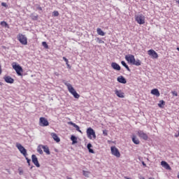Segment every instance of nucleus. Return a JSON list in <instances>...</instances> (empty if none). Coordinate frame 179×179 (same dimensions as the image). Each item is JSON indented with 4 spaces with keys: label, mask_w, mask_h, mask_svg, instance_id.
Instances as JSON below:
<instances>
[{
    "label": "nucleus",
    "mask_w": 179,
    "mask_h": 179,
    "mask_svg": "<svg viewBox=\"0 0 179 179\" xmlns=\"http://www.w3.org/2000/svg\"><path fill=\"white\" fill-rule=\"evenodd\" d=\"M64 85H66L67 86V89H68L69 93L73 94V96L75 99H79V97H80V95H79V94H78V92H76V90H75V88H73V87H72V85H71L70 83H64Z\"/></svg>",
    "instance_id": "obj_1"
},
{
    "label": "nucleus",
    "mask_w": 179,
    "mask_h": 179,
    "mask_svg": "<svg viewBox=\"0 0 179 179\" xmlns=\"http://www.w3.org/2000/svg\"><path fill=\"white\" fill-rule=\"evenodd\" d=\"M13 69L15 71L17 75L18 76H22L23 73V68L20 66V65L17 64L16 62L13 63Z\"/></svg>",
    "instance_id": "obj_2"
},
{
    "label": "nucleus",
    "mask_w": 179,
    "mask_h": 179,
    "mask_svg": "<svg viewBox=\"0 0 179 179\" xmlns=\"http://www.w3.org/2000/svg\"><path fill=\"white\" fill-rule=\"evenodd\" d=\"M16 148L20 152V154L24 156V157H26L27 156V150H26V148H24V147L22 145V144L17 143Z\"/></svg>",
    "instance_id": "obj_3"
},
{
    "label": "nucleus",
    "mask_w": 179,
    "mask_h": 179,
    "mask_svg": "<svg viewBox=\"0 0 179 179\" xmlns=\"http://www.w3.org/2000/svg\"><path fill=\"white\" fill-rule=\"evenodd\" d=\"M17 39L19 40L20 43L23 45H27V38L26 36L19 34L17 36Z\"/></svg>",
    "instance_id": "obj_4"
},
{
    "label": "nucleus",
    "mask_w": 179,
    "mask_h": 179,
    "mask_svg": "<svg viewBox=\"0 0 179 179\" xmlns=\"http://www.w3.org/2000/svg\"><path fill=\"white\" fill-rule=\"evenodd\" d=\"M87 135L89 139H92V136L94 139H96V132L92 127H90L87 129Z\"/></svg>",
    "instance_id": "obj_5"
},
{
    "label": "nucleus",
    "mask_w": 179,
    "mask_h": 179,
    "mask_svg": "<svg viewBox=\"0 0 179 179\" xmlns=\"http://www.w3.org/2000/svg\"><path fill=\"white\" fill-rule=\"evenodd\" d=\"M136 22L138 23V24H145V17L143 15L140 14L135 16Z\"/></svg>",
    "instance_id": "obj_6"
},
{
    "label": "nucleus",
    "mask_w": 179,
    "mask_h": 179,
    "mask_svg": "<svg viewBox=\"0 0 179 179\" xmlns=\"http://www.w3.org/2000/svg\"><path fill=\"white\" fill-rule=\"evenodd\" d=\"M111 153L115 157H121V153H120V150L115 146H113L110 148Z\"/></svg>",
    "instance_id": "obj_7"
},
{
    "label": "nucleus",
    "mask_w": 179,
    "mask_h": 179,
    "mask_svg": "<svg viewBox=\"0 0 179 179\" xmlns=\"http://www.w3.org/2000/svg\"><path fill=\"white\" fill-rule=\"evenodd\" d=\"M39 125L41 127H48L50 125V122H48V120H47L45 117H40Z\"/></svg>",
    "instance_id": "obj_8"
},
{
    "label": "nucleus",
    "mask_w": 179,
    "mask_h": 179,
    "mask_svg": "<svg viewBox=\"0 0 179 179\" xmlns=\"http://www.w3.org/2000/svg\"><path fill=\"white\" fill-rule=\"evenodd\" d=\"M138 135L139 138L141 139H143V141H148V134H146L142 130H138Z\"/></svg>",
    "instance_id": "obj_9"
},
{
    "label": "nucleus",
    "mask_w": 179,
    "mask_h": 179,
    "mask_svg": "<svg viewBox=\"0 0 179 179\" xmlns=\"http://www.w3.org/2000/svg\"><path fill=\"white\" fill-rule=\"evenodd\" d=\"M125 59L127 61V62H129V64H134V61H135V56L134 55H128L125 56Z\"/></svg>",
    "instance_id": "obj_10"
},
{
    "label": "nucleus",
    "mask_w": 179,
    "mask_h": 179,
    "mask_svg": "<svg viewBox=\"0 0 179 179\" xmlns=\"http://www.w3.org/2000/svg\"><path fill=\"white\" fill-rule=\"evenodd\" d=\"M148 54L152 57V58H159V55H157V52L153 50H149Z\"/></svg>",
    "instance_id": "obj_11"
},
{
    "label": "nucleus",
    "mask_w": 179,
    "mask_h": 179,
    "mask_svg": "<svg viewBox=\"0 0 179 179\" xmlns=\"http://www.w3.org/2000/svg\"><path fill=\"white\" fill-rule=\"evenodd\" d=\"M31 159H32V162L35 166L37 167H40V163H38V159L36 156V155H31Z\"/></svg>",
    "instance_id": "obj_12"
},
{
    "label": "nucleus",
    "mask_w": 179,
    "mask_h": 179,
    "mask_svg": "<svg viewBox=\"0 0 179 179\" xmlns=\"http://www.w3.org/2000/svg\"><path fill=\"white\" fill-rule=\"evenodd\" d=\"M3 79H4L5 82H6V83H13V82H15V80L9 76H4Z\"/></svg>",
    "instance_id": "obj_13"
},
{
    "label": "nucleus",
    "mask_w": 179,
    "mask_h": 179,
    "mask_svg": "<svg viewBox=\"0 0 179 179\" xmlns=\"http://www.w3.org/2000/svg\"><path fill=\"white\" fill-rule=\"evenodd\" d=\"M161 166H162L164 169H166V170H171V167L166 161L161 162Z\"/></svg>",
    "instance_id": "obj_14"
},
{
    "label": "nucleus",
    "mask_w": 179,
    "mask_h": 179,
    "mask_svg": "<svg viewBox=\"0 0 179 179\" xmlns=\"http://www.w3.org/2000/svg\"><path fill=\"white\" fill-rule=\"evenodd\" d=\"M111 67L113 68V69H115V71H121V66H119V64L116 62H113L111 64Z\"/></svg>",
    "instance_id": "obj_15"
},
{
    "label": "nucleus",
    "mask_w": 179,
    "mask_h": 179,
    "mask_svg": "<svg viewBox=\"0 0 179 179\" xmlns=\"http://www.w3.org/2000/svg\"><path fill=\"white\" fill-rule=\"evenodd\" d=\"M117 82H119V83H122L123 85H125V83H127V79H125V78H124V76H120L119 77H117Z\"/></svg>",
    "instance_id": "obj_16"
},
{
    "label": "nucleus",
    "mask_w": 179,
    "mask_h": 179,
    "mask_svg": "<svg viewBox=\"0 0 179 179\" xmlns=\"http://www.w3.org/2000/svg\"><path fill=\"white\" fill-rule=\"evenodd\" d=\"M115 94L117 96V97H120V99H124V92H122L121 90H116L115 91Z\"/></svg>",
    "instance_id": "obj_17"
},
{
    "label": "nucleus",
    "mask_w": 179,
    "mask_h": 179,
    "mask_svg": "<svg viewBox=\"0 0 179 179\" xmlns=\"http://www.w3.org/2000/svg\"><path fill=\"white\" fill-rule=\"evenodd\" d=\"M151 94H153L154 96H156L157 97L160 96V92H159V90L157 89H153L151 90Z\"/></svg>",
    "instance_id": "obj_18"
},
{
    "label": "nucleus",
    "mask_w": 179,
    "mask_h": 179,
    "mask_svg": "<svg viewBox=\"0 0 179 179\" xmlns=\"http://www.w3.org/2000/svg\"><path fill=\"white\" fill-rule=\"evenodd\" d=\"M51 136L53 138L54 141H55V142H57V143L59 142H61V139L59 138V137H58V136L57 135V134L55 133H52L51 134Z\"/></svg>",
    "instance_id": "obj_19"
},
{
    "label": "nucleus",
    "mask_w": 179,
    "mask_h": 179,
    "mask_svg": "<svg viewBox=\"0 0 179 179\" xmlns=\"http://www.w3.org/2000/svg\"><path fill=\"white\" fill-rule=\"evenodd\" d=\"M42 149L43 150V152L46 153L47 155H51V152H50V148L47 145H41Z\"/></svg>",
    "instance_id": "obj_20"
},
{
    "label": "nucleus",
    "mask_w": 179,
    "mask_h": 179,
    "mask_svg": "<svg viewBox=\"0 0 179 179\" xmlns=\"http://www.w3.org/2000/svg\"><path fill=\"white\" fill-rule=\"evenodd\" d=\"M142 63L141 62V60L137 59L136 60L134 59V61L133 62V64L131 65H135L136 66H141Z\"/></svg>",
    "instance_id": "obj_21"
},
{
    "label": "nucleus",
    "mask_w": 179,
    "mask_h": 179,
    "mask_svg": "<svg viewBox=\"0 0 179 179\" xmlns=\"http://www.w3.org/2000/svg\"><path fill=\"white\" fill-rule=\"evenodd\" d=\"M132 141L134 143H135V145H139V143H141V141H139V139H138L136 136H133Z\"/></svg>",
    "instance_id": "obj_22"
},
{
    "label": "nucleus",
    "mask_w": 179,
    "mask_h": 179,
    "mask_svg": "<svg viewBox=\"0 0 179 179\" xmlns=\"http://www.w3.org/2000/svg\"><path fill=\"white\" fill-rule=\"evenodd\" d=\"M71 141H72V145H75V143H78V138L75 136H71Z\"/></svg>",
    "instance_id": "obj_23"
},
{
    "label": "nucleus",
    "mask_w": 179,
    "mask_h": 179,
    "mask_svg": "<svg viewBox=\"0 0 179 179\" xmlns=\"http://www.w3.org/2000/svg\"><path fill=\"white\" fill-rule=\"evenodd\" d=\"M96 31L99 36H106V33H104V31H103V30H101V29L100 28H98L96 29Z\"/></svg>",
    "instance_id": "obj_24"
},
{
    "label": "nucleus",
    "mask_w": 179,
    "mask_h": 179,
    "mask_svg": "<svg viewBox=\"0 0 179 179\" xmlns=\"http://www.w3.org/2000/svg\"><path fill=\"white\" fill-rule=\"evenodd\" d=\"M121 64H122V65L123 66H124V68H126V69H127V71H128L129 72H131V69H129V66H128L127 65V63H125V62L122 61V62H121Z\"/></svg>",
    "instance_id": "obj_25"
},
{
    "label": "nucleus",
    "mask_w": 179,
    "mask_h": 179,
    "mask_svg": "<svg viewBox=\"0 0 179 179\" xmlns=\"http://www.w3.org/2000/svg\"><path fill=\"white\" fill-rule=\"evenodd\" d=\"M166 104V102L164 100H161L159 101V103H158V106L160 108H163V106H164Z\"/></svg>",
    "instance_id": "obj_26"
},
{
    "label": "nucleus",
    "mask_w": 179,
    "mask_h": 179,
    "mask_svg": "<svg viewBox=\"0 0 179 179\" xmlns=\"http://www.w3.org/2000/svg\"><path fill=\"white\" fill-rule=\"evenodd\" d=\"M0 24H1V26H2L3 27H9V25H8V23H6V22H5V21L1 22Z\"/></svg>",
    "instance_id": "obj_27"
},
{
    "label": "nucleus",
    "mask_w": 179,
    "mask_h": 179,
    "mask_svg": "<svg viewBox=\"0 0 179 179\" xmlns=\"http://www.w3.org/2000/svg\"><path fill=\"white\" fill-rule=\"evenodd\" d=\"M41 145H38V148H37V152L40 154V155H43V150H41Z\"/></svg>",
    "instance_id": "obj_28"
},
{
    "label": "nucleus",
    "mask_w": 179,
    "mask_h": 179,
    "mask_svg": "<svg viewBox=\"0 0 179 179\" xmlns=\"http://www.w3.org/2000/svg\"><path fill=\"white\" fill-rule=\"evenodd\" d=\"M74 128H76V131H78V132H80V134H82V131L80 130V128L79 127V126H78L77 124H76L74 126Z\"/></svg>",
    "instance_id": "obj_29"
},
{
    "label": "nucleus",
    "mask_w": 179,
    "mask_h": 179,
    "mask_svg": "<svg viewBox=\"0 0 179 179\" xmlns=\"http://www.w3.org/2000/svg\"><path fill=\"white\" fill-rule=\"evenodd\" d=\"M96 42L99 43V44H103V43H104V42L103 41V40H101L100 38H96Z\"/></svg>",
    "instance_id": "obj_30"
},
{
    "label": "nucleus",
    "mask_w": 179,
    "mask_h": 179,
    "mask_svg": "<svg viewBox=\"0 0 179 179\" xmlns=\"http://www.w3.org/2000/svg\"><path fill=\"white\" fill-rule=\"evenodd\" d=\"M26 160H27V163L28 164V166H30V162H31V159H29V157H27V156L25 157Z\"/></svg>",
    "instance_id": "obj_31"
},
{
    "label": "nucleus",
    "mask_w": 179,
    "mask_h": 179,
    "mask_svg": "<svg viewBox=\"0 0 179 179\" xmlns=\"http://www.w3.org/2000/svg\"><path fill=\"white\" fill-rule=\"evenodd\" d=\"M42 45L45 48H48V45L47 44V42H43L42 43Z\"/></svg>",
    "instance_id": "obj_32"
},
{
    "label": "nucleus",
    "mask_w": 179,
    "mask_h": 179,
    "mask_svg": "<svg viewBox=\"0 0 179 179\" xmlns=\"http://www.w3.org/2000/svg\"><path fill=\"white\" fill-rule=\"evenodd\" d=\"M53 16L55 17L59 16V13H58V11H54Z\"/></svg>",
    "instance_id": "obj_33"
},
{
    "label": "nucleus",
    "mask_w": 179,
    "mask_h": 179,
    "mask_svg": "<svg viewBox=\"0 0 179 179\" xmlns=\"http://www.w3.org/2000/svg\"><path fill=\"white\" fill-rule=\"evenodd\" d=\"M92 144L91 143H88L87 145V149H88V150H89L90 149H92Z\"/></svg>",
    "instance_id": "obj_34"
},
{
    "label": "nucleus",
    "mask_w": 179,
    "mask_h": 179,
    "mask_svg": "<svg viewBox=\"0 0 179 179\" xmlns=\"http://www.w3.org/2000/svg\"><path fill=\"white\" fill-rule=\"evenodd\" d=\"M1 6H4V8H8V4H6V3H5V2H2Z\"/></svg>",
    "instance_id": "obj_35"
},
{
    "label": "nucleus",
    "mask_w": 179,
    "mask_h": 179,
    "mask_svg": "<svg viewBox=\"0 0 179 179\" xmlns=\"http://www.w3.org/2000/svg\"><path fill=\"white\" fill-rule=\"evenodd\" d=\"M172 94H173V96H178V94L176 91L172 92Z\"/></svg>",
    "instance_id": "obj_36"
},
{
    "label": "nucleus",
    "mask_w": 179,
    "mask_h": 179,
    "mask_svg": "<svg viewBox=\"0 0 179 179\" xmlns=\"http://www.w3.org/2000/svg\"><path fill=\"white\" fill-rule=\"evenodd\" d=\"M18 171H19V174H20V176H22V174H23V170L19 169Z\"/></svg>",
    "instance_id": "obj_37"
},
{
    "label": "nucleus",
    "mask_w": 179,
    "mask_h": 179,
    "mask_svg": "<svg viewBox=\"0 0 179 179\" xmlns=\"http://www.w3.org/2000/svg\"><path fill=\"white\" fill-rule=\"evenodd\" d=\"M103 134L104 135V136H107V135H108L107 130H103Z\"/></svg>",
    "instance_id": "obj_38"
},
{
    "label": "nucleus",
    "mask_w": 179,
    "mask_h": 179,
    "mask_svg": "<svg viewBox=\"0 0 179 179\" xmlns=\"http://www.w3.org/2000/svg\"><path fill=\"white\" fill-rule=\"evenodd\" d=\"M63 59L64 61H65L66 64H68L69 61H68V59H66V57H63Z\"/></svg>",
    "instance_id": "obj_39"
},
{
    "label": "nucleus",
    "mask_w": 179,
    "mask_h": 179,
    "mask_svg": "<svg viewBox=\"0 0 179 179\" xmlns=\"http://www.w3.org/2000/svg\"><path fill=\"white\" fill-rule=\"evenodd\" d=\"M69 124H70V125H72L73 127H75L76 125V124L73 123V122H69Z\"/></svg>",
    "instance_id": "obj_40"
},
{
    "label": "nucleus",
    "mask_w": 179,
    "mask_h": 179,
    "mask_svg": "<svg viewBox=\"0 0 179 179\" xmlns=\"http://www.w3.org/2000/svg\"><path fill=\"white\" fill-rule=\"evenodd\" d=\"M90 153H94V150H93V149L90 148V150H88Z\"/></svg>",
    "instance_id": "obj_41"
},
{
    "label": "nucleus",
    "mask_w": 179,
    "mask_h": 179,
    "mask_svg": "<svg viewBox=\"0 0 179 179\" xmlns=\"http://www.w3.org/2000/svg\"><path fill=\"white\" fill-rule=\"evenodd\" d=\"M90 153H94V150H93V149L90 148V150H88Z\"/></svg>",
    "instance_id": "obj_42"
},
{
    "label": "nucleus",
    "mask_w": 179,
    "mask_h": 179,
    "mask_svg": "<svg viewBox=\"0 0 179 179\" xmlns=\"http://www.w3.org/2000/svg\"><path fill=\"white\" fill-rule=\"evenodd\" d=\"M37 9L38 10H43V8H41V6H38Z\"/></svg>",
    "instance_id": "obj_43"
},
{
    "label": "nucleus",
    "mask_w": 179,
    "mask_h": 179,
    "mask_svg": "<svg viewBox=\"0 0 179 179\" xmlns=\"http://www.w3.org/2000/svg\"><path fill=\"white\" fill-rule=\"evenodd\" d=\"M179 136V131H178V133L177 134H175V138H178Z\"/></svg>",
    "instance_id": "obj_44"
},
{
    "label": "nucleus",
    "mask_w": 179,
    "mask_h": 179,
    "mask_svg": "<svg viewBox=\"0 0 179 179\" xmlns=\"http://www.w3.org/2000/svg\"><path fill=\"white\" fill-rule=\"evenodd\" d=\"M142 164L143 166H144V167H146V164L145 163V162H142Z\"/></svg>",
    "instance_id": "obj_45"
},
{
    "label": "nucleus",
    "mask_w": 179,
    "mask_h": 179,
    "mask_svg": "<svg viewBox=\"0 0 179 179\" xmlns=\"http://www.w3.org/2000/svg\"><path fill=\"white\" fill-rule=\"evenodd\" d=\"M66 65H67V68H69V69H71V65H69V64H68V62H67Z\"/></svg>",
    "instance_id": "obj_46"
},
{
    "label": "nucleus",
    "mask_w": 179,
    "mask_h": 179,
    "mask_svg": "<svg viewBox=\"0 0 179 179\" xmlns=\"http://www.w3.org/2000/svg\"><path fill=\"white\" fill-rule=\"evenodd\" d=\"M55 75L56 76H59V73H58L57 72H55Z\"/></svg>",
    "instance_id": "obj_47"
},
{
    "label": "nucleus",
    "mask_w": 179,
    "mask_h": 179,
    "mask_svg": "<svg viewBox=\"0 0 179 179\" xmlns=\"http://www.w3.org/2000/svg\"><path fill=\"white\" fill-rule=\"evenodd\" d=\"M83 176H85V177H87V174H86L85 171H84Z\"/></svg>",
    "instance_id": "obj_48"
},
{
    "label": "nucleus",
    "mask_w": 179,
    "mask_h": 179,
    "mask_svg": "<svg viewBox=\"0 0 179 179\" xmlns=\"http://www.w3.org/2000/svg\"><path fill=\"white\" fill-rule=\"evenodd\" d=\"M2 73V69H1V65H0V75Z\"/></svg>",
    "instance_id": "obj_49"
},
{
    "label": "nucleus",
    "mask_w": 179,
    "mask_h": 179,
    "mask_svg": "<svg viewBox=\"0 0 179 179\" xmlns=\"http://www.w3.org/2000/svg\"><path fill=\"white\" fill-rule=\"evenodd\" d=\"M176 2H178V3L179 4V0H178V1H177Z\"/></svg>",
    "instance_id": "obj_50"
},
{
    "label": "nucleus",
    "mask_w": 179,
    "mask_h": 179,
    "mask_svg": "<svg viewBox=\"0 0 179 179\" xmlns=\"http://www.w3.org/2000/svg\"><path fill=\"white\" fill-rule=\"evenodd\" d=\"M149 179H155V178H150Z\"/></svg>",
    "instance_id": "obj_51"
},
{
    "label": "nucleus",
    "mask_w": 179,
    "mask_h": 179,
    "mask_svg": "<svg viewBox=\"0 0 179 179\" xmlns=\"http://www.w3.org/2000/svg\"><path fill=\"white\" fill-rule=\"evenodd\" d=\"M31 169H33V166H31Z\"/></svg>",
    "instance_id": "obj_52"
},
{
    "label": "nucleus",
    "mask_w": 179,
    "mask_h": 179,
    "mask_svg": "<svg viewBox=\"0 0 179 179\" xmlns=\"http://www.w3.org/2000/svg\"><path fill=\"white\" fill-rule=\"evenodd\" d=\"M35 19H37V16H36V17H35Z\"/></svg>",
    "instance_id": "obj_53"
},
{
    "label": "nucleus",
    "mask_w": 179,
    "mask_h": 179,
    "mask_svg": "<svg viewBox=\"0 0 179 179\" xmlns=\"http://www.w3.org/2000/svg\"><path fill=\"white\" fill-rule=\"evenodd\" d=\"M143 1H146V0H143Z\"/></svg>",
    "instance_id": "obj_54"
}]
</instances>
